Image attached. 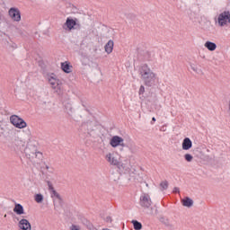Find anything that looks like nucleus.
Instances as JSON below:
<instances>
[{
  "instance_id": "obj_1",
  "label": "nucleus",
  "mask_w": 230,
  "mask_h": 230,
  "mask_svg": "<svg viewBox=\"0 0 230 230\" xmlns=\"http://www.w3.org/2000/svg\"><path fill=\"white\" fill-rule=\"evenodd\" d=\"M139 73L145 84L148 87H152L154 82H155V74L148 67V65H143L139 69Z\"/></svg>"
},
{
  "instance_id": "obj_2",
  "label": "nucleus",
  "mask_w": 230,
  "mask_h": 230,
  "mask_svg": "<svg viewBox=\"0 0 230 230\" xmlns=\"http://www.w3.org/2000/svg\"><path fill=\"white\" fill-rule=\"evenodd\" d=\"M63 30L66 31H71L73 30H82V24L78 22V19L66 18V22L63 24Z\"/></svg>"
},
{
  "instance_id": "obj_3",
  "label": "nucleus",
  "mask_w": 230,
  "mask_h": 230,
  "mask_svg": "<svg viewBox=\"0 0 230 230\" xmlns=\"http://www.w3.org/2000/svg\"><path fill=\"white\" fill-rule=\"evenodd\" d=\"M217 24L221 28L230 24V11H224L217 16Z\"/></svg>"
},
{
  "instance_id": "obj_4",
  "label": "nucleus",
  "mask_w": 230,
  "mask_h": 230,
  "mask_svg": "<svg viewBox=\"0 0 230 230\" xmlns=\"http://www.w3.org/2000/svg\"><path fill=\"white\" fill-rule=\"evenodd\" d=\"M10 122L16 128H26V127H28L26 121L17 115H12L10 117Z\"/></svg>"
},
{
  "instance_id": "obj_5",
  "label": "nucleus",
  "mask_w": 230,
  "mask_h": 230,
  "mask_svg": "<svg viewBox=\"0 0 230 230\" xmlns=\"http://www.w3.org/2000/svg\"><path fill=\"white\" fill-rule=\"evenodd\" d=\"M82 128H86V130L90 136H94V130L96 129V122L87 120L86 122H84L82 124Z\"/></svg>"
},
{
  "instance_id": "obj_6",
  "label": "nucleus",
  "mask_w": 230,
  "mask_h": 230,
  "mask_svg": "<svg viewBox=\"0 0 230 230\" xmlns=\"http://www.w3.org/2000/svg\"><path fill=\"white\" fill-rule=\"evenodd\" d=\"M8 13L13 21H15L16 22H19V21H21V11H19L18 8L12 7L11 9H9Z\"/></svg>"
},
{
  "instance_id": "obj_7",
  "label": "nucleus",
  "mask_w": 230,
  "mask_h": 230,
  "mask_svg": "<svg viewBox=\"0 0 230 230\" xmlns=\"http://www.w3.org/2000/svg\"><path fill=\"white\" fill-rule=\"evenodd\" d=\"M110 145L112 146V148H116V146H125V144H123V138L119 136H114L111 137Z\"/></svg>"
},
{
  "instance_id": "obj_8",
  "label": "nucleus",
  "mask_w": 230,
  "mask_h": 230,
  "mask_svg": "<svg viewBox=\"0 0 230 230\" xmlns=\"http://www.w3.org/2000/svg\"><path fill=\"white\" fill-rule=\"evenodd\" d=\"M39 143L37 140H30L25 148V154H30V150H32V154H37V146Z\"/></svg>"
},
{
  "instance_id": "obj_9",
  "label": "nucleus",
  "mask_w": 230,
  "mask_h": 230,
  "mask_svg": "<svg viewBox=\"0 0 230 230\" xmlns=\"http://www.w3.org/2000/svg\"><path fill=\"white\" fill-rule=\"evenodd\" d=\"M140 206L146 208L152 206V199H150V196L148 194H144L140 197Z\"/></svg>"
},
{
  "instance_id": "obj_10",
  "label": "nucleus",
  "mask_w": 230,
  "mask_h": 230,
  "mask_svg": "<svg viewBox=\"0 0 230 230\" xmlns=\"http://www.w3.org/2000/svg\"><path fill=\"white\" fill-rule=\"evenodd\" d=\"M19 230H31V223L28 219L22 218L18 222Z\"/></svg>"
},
{
  "instance_id": "obj_11",
  "label": "nucleus",
  "mask_w": 230,
  "mask_h": 230,
  "mask_svg": "<svg viewBox=\"0 0 230 230\" xmlns=\"http://www.w3.org/2000/svg\"><path fill=\"white\" fill-rule=\"evenodd\" d=\"M193 146V142H191V139L190 137H185L181 144L182 150H190Z\"/></svg>"
},
{
  "instance_id": "obj_12",
  "label": "nucleus",
  "mask_w": 230,
  "mask_h": 230,
  "mask_svg": "<svg viewBox=\"0 0 230 230\" xmlns=\"http://www.w3.org/2000/svg\"><path fill=\"white\" fill-rule=\"evenodd\" d=\"M106 160L113 166H119V162L112 155V154L106 155Z\"/></svg>"
},
{
  "instance_id": "obj_13",
  "label": "nucleus",
  "mask_w": 230,
  "mask_h": 230,
  "mask_svg": "<svg viewBox=\"0 0 230 230\" xmlns=\"http://www.w3.org/2000/svg\"><path fill=\"white\" fill-rule=\"evenodd\" d=\"M104 49L108 55H111V53H112V49H114V41L110 40L104 46Z\"/></svg>"
},
{
  "instance_id": "obj_14",
  "label": "nucleus",
  "mask_w": 230,
  "mask_h": 230,
  "mask_svg": "<svg viewBox=\"0 0 230 230\" xmlns=\"http://www.w3.org/2000/svg\"><path fill=\"white\" fill-rule=\"evenodd\" d=\"M181 204L184 208H192L193 207V199L190 197H185L181 199Z\"/></svg>"
},
{
  "instance_id": "obj_15",
  "label": "nucleus",
  "mask_w": 230,
  "mask_h": 230,
  "mask_svg": "<svg viewBox=\"0 0 230 230\" xmlns=\"http://www.w3.org/2000/svg\"><path fill=\"white\" fill-rule=\"evenodd\" d=\"M13 213H16V215H24V207L19 203H16L13 208Z\"/></svg>"
},
{
  "instance_id": "obj_16",
  "label": "nucleus",
  "mask_w": 230,
  "mask_h": 230,
  "mask_svg": "<svg viewBox=\"0 0 230 230\" xmlns=\"http://www.w3.org/2000/svg\"><path fill=\"white\" fill-rule=\"evenodd\" d=\"M49 82L52 87V89H59V84H58V79L55 78V77H50L49 79Z\"/></svg>"
},
{
  "instance_id": "obj_17",
  "label": "nucleus",
  "mask_w": 230,
  "mask_h": 230,
  "mask_svg": "<svg viewBox=\"0 0 230 230\" xmlns=\"http://www.w3.org/2000/svg\"><path fill=\"white\" fill-rule=\"evenodd\" d=\"M65 111L69 116H71V114L75 112V110L73 109V104L71 102L65 103Z\"/></svg>"
},
{
  "instance_id": "obj_18",
  "label": "nucleus",
  "mask_w": 230,
  "mask_h": 230,
  "mask_svg": "<svg viewBox=\"0 0 230 230\" xmlns=\"http://www.w3.org/2000/svg\"><path fill=\"white\" fill-rule=\"evenodd\" d=\"M82 224H83V226H85V227H87V229H89V230H98V229H96V227H94V226H93V224L90 223L89 220H87L86 218L82 219Z\"/></svg>"
},
{
  "instance_id": "obj_19",
  "label": "nucleus",
  "mask_w": 230,
  "mask_h": 230,
  "mask_svg": "<svg viewBox=\"0 0 230 230\" xmlns=\"http://www.w3.org/2000/svg\"><path fill=\"white\" fill-rule=\"evenodd\" d=\"M130 179L132 181H137V182H141L143 181V178L140 177L139 173H137V172L135 171V172H131L130 173Z\"/></svg>"
},
{
  "instance_id": "obj_20",
  "label": "nucleus",
  "mask_w": 230,
  "mask_h": 230,
  "mask_svg": "<svg viewBox=\"0 0 230 230\" xmlns=\"http://www.w3.org/2000/svg\"><path fill=\"white\" fill-rule=\"evenodd\" d=\"M205 48H207L208 51H215V49H217V44L215 42L207 41L205 43Z\"/></svg>"
},
{
  "instance_id": "obj_21",
  "label": "nucleus",
  "mask_w": 230,
  "mask_h": 230,
  "mask_svg": "<svg viewBox=\"0 0 230 230\" xmlns=\"http://www.w3.org/2000/svg\"><path fill=\"white\" fill-rule=\"evenodd\" d=\"M26 155H29V157H39L40 159L42 157V153L37 151V153H33V149H30L29 153H26Z\"/></svg>"
},
{
  "instance_id": "obj_22",
  "label": "nucleus",
  "mask_w": 230,
  "mask_h": 230,
  "mask_svg": "<svg viewBox=\"0 0 230 230\" xmlns=\"http://www.w3.org/2000/svg\"><path fill=\"white\" fill-rule=\"evenodd\" d=\"M51 197H56L58 199V204H59V206H62V197H60V194H58V192H57V190H52L51 192Z\"/></svg>"
},
{
  "instance_id": "obj_23",
  "label": "nucleus",
  "mask_w": 230,
  "mask_h": 230,
  "mask_svg": "<svg viewBox=\"0 0 230 230\" xmlns=\"http://www.w3.org/2000/svg\"><path fill=\"white\" fill-rule=\"evenodd\" d=\"M61 68L64 73H71V66H69V63L67 62L61 63Z\"/></svg>"
},
{
  "instance_id": "obj_24",
  "label": "nucleus",
  "mask_w": 230,
  "mask_h": 230,
  "mask_svg": "<svg viewBox=\"0 0 230 230\" xmlns=\"http://www.w3.org/2000/svg\"><path fill=\"white\" fill-rule=\"evenodd\" d=\"M34 200L37 202V204H42V202H44V196L40 193L36 194L34 196Z\"/></svg>"
},
{
  "instance_id": "obj_25",
  "label": "nucleus",
  "mask_w": 230,
  "mask_h": 230,
  "mask_svg": "<svg viewBox=\"0 0 230 230\" xmlns=\"http://www.w3.org/2000/svg\"><path fill=\"white\" fill-rule=\"evenodd\" d=\"M131 224H133L135 230H141L143 228V225L137 220H132Z\"/></svg>"
},
{
  "instance_id": "obj_26",
  "label": "nucleus",
  "mask_w": 230,
  "mask_h": 230,
  "mask_svg": "<svg viewBox=\"0 0 230 230\" xmlns=\"http://www.w3.org/2000/svg\"><path fill=\"white\" fill-rule=\"evenodd\" d=\"M161 191H164V190H168V181H164L160 183Z\"/></svg>"
},
{
  "instance_id": "obj_27",
  "label": "nucleus",
  "mask_w": 230,
  "mask_h": 230,
  "mask_svg": "<svg viewBox=\"0 0 230 230\" xmlns=\"http://www.w3.org/2000/svg\"><path fill=\"white\" fill-rule=\"evenodd\" d=\"M184 159L185 161H187V163H191L193 161V155H191L190 154H186L184 155Z\"/></svg>"
},
{
  "instance_id": "obj_28",
  "label": "nucleus",
  "mask_w": 230,
  "mask_h": 230,
  "mask_svg": "<svg viewBox=\"0 0 230 230\" xmlns=\"http://www.w3.org/2000/svg\"><path fill=\"white\" fill-rule=\"evenodd\" d=\"M160 222H162V224H164V226H166L167 227H170V226H171L168 218L162 217V218H160Z\"/></svg>"
},
{
  "instance_id": "obj_29",
  "label": "nucleus",
  "mask_w": 230,
  "mask_h": 230,
  "mask_svg": "<svg viewBox=\"0 0 230 230\" xmlns=\"http://www.w3.org/2000/svg\"><path fill=\"white\" fill-rule=\"evenodd\" d=\"M190 68L192 71H194V73H197L198 75L202 73V70L199 69L197 66H195V65H190Z\"/></svg>"
},
{
  "instance_id": "obj_30",
  "label": "nucleus",
  "mask_w": 230,
  "mask_h": 230,
  "mask_svg": "<svg viewBox=\"0 0 230 230\" xmlns=\"http://www.w3.org/2000/svg\"><path fill=\"white\" fill-rule=\"evenodd\" d=\"M5 46H9V48H13L15 49L17 48V45L15 43H10V41H4Z\"/></svg>"
},
{
  "instance_id": "obj_31",
  "label": "nucleus",
  "mask_w": 230,
  "mask_h": 230,
  "mask_svg": "<svg viewBox=\"0 0 230 230\" xmlns=\"http://www.w3.org/2000/svg\"><path fill=\"white\" fill-rule=\"evenodd\" d=\"M47 184H48V186H49V190L50 192H52L53 190H55V188L53 187V183H51V181H47Z\"/></svg>"
},
{
  "instance_id": "obj_32",
  "label": "nucleus",
  "mask_w": 230,
  "mask_h": 230,
  "mask_svg": "<svg viewBox=\"0 0 230 230\" xmlns=\"http://www.w3.org/2000/svg\"><path fill=\"white\" fill-rule=\"evenodd\" d=\"M150 52H148V51H146V52H144V59L145 60H150Z\"/></svg>"
},
{
  "instance_id": "obj_33",
  "label": "nucleus",
  "mask_w": 230,
  "mask_h": 230,
  "mask_svg": "<svg viewBox=\"0 0 230 230\" xmlns=\"http://www.w3.org/2000/svg\"><path fill=\"white\" fill-rule=\"evenodd\" d=\"M138 94H145V86L143 85L140 86Z\"/></svg>"
},
{
  "instance_id": "obj_34",
  "label": "nucleus",
  "mask_w": 230,
  "mask_h": 230,
  "mask_svg": "<svg viewBox=\"0 0 230 230\" xmlns=\"http://www.w3.org/2000/svg\"><path fill=\"white\" fill-rule=\"evenodd\" d=\"M172 193H181V190H180L179 187H174L173 190H172Z\"/></svg>"
},
{
  "instance_id": "obj_35",
  "label": "nucleus",
  "mask_w": 230,
  "mask_h": 230,
  "mask_svg": "<svg viewBox=\"0 0 230 230\" xmlns=\"http://www.w3.org/2000/svg\"><path fill=\"white\" fill-rule=\"evenodd\" d=\"M71 230H80V228H78V226L73 225L71 227Z\"/></svg>"
},
{
  "instance_id": "obj_36",
  "label": "nucleus",
  "mask_w": 230,
  "mask_h": 230,
  "mask_svg": "<svg viewBox=\"0 0 230 230\" xmlns=\"http://www.w3.org/2000/svg\"><path fill=\"white\" fill-rule=\"evenodd\" d=\"M106 222H112V217H106Z\"/></svg>"
},
{
  "instance_id": "obj_37",
  "label": "nucleus",
  "mask_w": 230,
  "mask_h": 230,
  "mask_svg": "<svg viewBox=\"0 0 230 230\" xmlns=\"http://www.w3.org/2000/svg\"><path fill=\"white\" fill-rule=\"evenodd\" d=\"M161 130H162V132H166V126H163V127L161 128Z\"/></svg>"
},
{
  "instance_id": "obj_38",
  "label": "nucleus",
  "mask_w": 230,
  "mask_h": 230,
  "mask_svg": "<svg viewBox=\"0 0 230 230\" xmlns=\"http://www.w3.org/2000/svg\"><path fill=\"white\" fill-rule=\"evenodd\" d=\"M20 35L24 36V32L22 31H19Z\"/></svg>"
},
{
  "instance_id": "obj_39",
  "label": "nucleus",
  "mask_w": 230,
  "mask_h": 230,
  "mask_svg": "<svg viewBox=\"0 0 230 230\" xmlns=\"http://www.w3.org/2000/svg\"><path fill=\"white\" fill-rule=\"evenodd\" d=\"M27 134L30 136V134H31V132L30 131V129H27Z\"/></svg>"
},
{
  "instance_id": "obj_40",
  "label": "nucleus",
  "mask_w": 230,
  "mask_h": 230,
  "mask_svg": "<svg viewBox=\"0 0 230 230\" xmlns=\"http://www.w3.org/2000/svg\"><path fill=\"white\" fill-rule=\"evenodd\" d=\"M54 206H57V200L54 199Z\"/></svg>"
},
{
  "instance_id": "obj_41",
  "label": "nucleus",
  "mask_w": 230,
  "mask_h": 230,
  "mask_svg": "<svg viewBox=\"0 0 230 230\" xmlns=\"http://www.w3.org/2000/svg\"><path fill=\"white\" fill-rule=\"evenodd\" d=\"M152 121H155V117H153V118H152Z\"/></svg>"
},
{
  "instance_id": "obj_42",
  "label": "nucleus",
  "mask_w": 230,
  "mask_h": 230,
  "mask_svg": "<svg viewBox=\"0 0 230 230\" xmlns=\"http://www.w3.org/2000/svg\"><path fill=\"white\" fill-rule=\"evenodd\" d=\"M45 168H46V170H49V167L48 165H46V167H45Z\"/></svg>"
}]
</instances>
